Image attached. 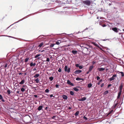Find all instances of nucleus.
Returning <instances> with one entry per match:
<instances>
[{"instance_id": "49", "label": "nucleus", "mask_w": 124, "mask_h": 124, "mask_svg": "<svg viewBox=\"0 0 124 124\" xmlns=\"http://www.w3.org/2000/svg\"><path fill=\"white\" fill-rule=\"evenodd\" d=\"M56 117V116H53L52 117V119H54Z\"/></svg>"}, {"instance_id": "64", "label": "nucleus", "mask_w": 124, "mask_h": 124, "mask_svg": "<svg viewBox=\"0 0 124 124\" xmlns=\"http://www.w3.org/2000/svg\"><path fill=\"white\" fill-rule=\"evenodd\" d=\"M89 71H88L87 72H86V74H88V73H89Z\"/></svg>"}, {"instance_id": "7", "label": "nucleus", "mask_w": 124, "mask_h": 124, "mask_svg": "<svg viewBox=\"0 0 124 124\" xmlns=\"http://www.w3.org/2000/svg\"><path fill=\"white\" fill-rule=\"evenodd\" d=\"M86 99V98L85 97H84L83 98L78 100V101H83L85 100Z\"/></svg>"}, {"instance_id": "23", "label": "nucleus", "mask_w": 124, "mask_h": 124, "mask_svg": "<svg viewBox=\"0 0 124 124\" xmlns=\"http://www.w3.org/2000/svg\"><path fill=\"white\" fill-rule=\"evenodd\" d=\"M79 111H77L75 113V116H78L79 114Z\"/></svg>"}, {"instance_id": "37", "label": "nucleus", "mask_w": 124, "mask_h": 124, "mask_svg": "<svg viewBox=\"0 0 124 124\" xmlns=\"http://www.w3.org/2000/svg\"><path fill=\"white\" fill-rule=\"evenodd\" d=\"M60 43H60H59V41H56V45H58L60 44Z\"/></svg>"}, {"instance_id": "28", "label": "nucleus", "mask_w": 124, "mask_h": 124, "mask_svg": "<svg viewBox=\"0 0 124 124\" xmlns=\"http://www.w3.org/2000/svg\"><path fill=\"white\" fill-rule=\"evenodd\" d=\"M119 72L121 74L122 77H123L124 76V74L123 72Z\"/></svg>"}, {"instance_id": "52", "label": "nucleus", "mask_w": 124, "mask_h": 124, "mask_svg": "<svg viewBox=\"0 0 124 124\" xmlns=\"http://www.w3.org/2000/svg\"><path fill=\"white\" fill-rule=\"evenodd\" d=\"M50 97H52L53 96V94H51L50 95Z\"/></svg>"}, {"instance_id": "29", "label": "nucleus", "mask_w": 124, "mask_h": 124, "mask_svg": "<svg viewBox=\"0 0 124 124\" xmlns=\"http://www.w3.org/2000/svg\"><path fill=\"white\" fill-rule=\"evenodd\" d=\"M49 79L51 81H52L53 79V78L52 77H49Z\"/></svg>"}, {"instance_id": "12", "label": "nucleus", "mask_w": 124, "mask_h": 124, "mask_svg": "<svg viewBox=\"0 0 124 124\" xmlns=\"http://www.w3.org/2000/svg\"><path fill=\"white\" fill-rule=\"evenodd\" d=\"M0 100L3 102H4L5 100L3 99V97L0 94Z\"/></svg>"}, {"instance_id": "41", "label": "nucleus", "mask_w": 124, "mask_h": 124, "mask_svg": "<svg viewBox=\"0 0 124 124\" xmlns=\"http://www.w3.org/2000/svg\"><path fill=\"white\" fill-rule=\"evenodd\" d=\"M30 65L31 67H32L33 66V63L32 62H31L30 64Z\"/></svg>"}, {"instance_id": "32", "label": "nucleus", "mask_w": 124, "mask_h": 124, "mask_svg": "<svg viewBox=\"0 0 124 124\" xmlns=\"http://www.w3.org/2000/svg\"><path fill=\"white\" fill-rule=\"evenodd\" d=\"M29 59V58H27L25 59V62H27Z\"/></svg>"}, {"instance_id": "38", "label": "nucleus", "mask_w": 124, "mask_h": 124, "mask_svg": "<svg viewBox=\"0 0 124 124\" xmlns=\"http://www.w3.org/2000/svg\"><path fill=\"white\" fill-rule=\"evenodd\" d=\"M97 80H99L100 79V77H99L98 76H97Z\"/></svg>"}, {"instance_id": "9", "label": "nucleus", "mask_w": 124, "mask_h": 124, "mask_svg": "<svg viewBox=\"0 0 124 124\" xmlns=\"http://www.w3.org/2000/svg\"><path fill=\"white\" fill-rule=\"evenodd\" d=\"M62 97L65 100H67L68 98L67 96L65 95H63L62 96Z\"/></svg>"}, {"instance_id": "15", "label": "nucleus", "mask_w": 124, "mask_h": 124, "mask_svg": "<svg viewBox=\"0 0 124 124\" xmlns=\"http://www.w3.org/2000/svg\"><path fill=\"white\" fill-rule=\"evenodd\" d=\"M93 65L91 66H90L89 67V71H91L92 69H93Z\"/></svg>"}, {"instance_id": "16", "label": "nucleus", "mask_w": 124, "mask_h": 124, "mask_svg": "<svg viewBox=\"0 0 124 124\" xmlns=\"http://www.w3.org/2000/svg\"><path fill=\"white\" fill-rule=\"evenodd\" d=\"M123 88V86L122 85H120L119 87V92H122V90Z\"/></svg>"}, {"instance_id": "50", "label": "nucleus", "mask_w": 124, "mask_h": 124, "mask_svg": "<svg viewBox=\"0 0 124 124\" xmlns=\"http://www.w3.org/2000/svg\"><path fill=\"white\" fill-rule=\"evenodd\" d=\"M34 96L35 98H37L38 97V96L36 95H35Z\"/></svg>"}, {"instance_id": "1", "label": "nucleus", "mask_w": 124, "mask_h": 124, "mask_svg": "<svg viewBox=\"0 0 124 124\" xmlns=\"http://www.w3.org/2000/svg\"><path fill=\"white\" fill-rule=\"evenodd\" d=\"M68 66L67 65L65 66L64 68V70L65 72H67L68 73H69L70 71V68H68Z\"/></svg>"}, {"instance_id": "43", "label": "nucleus", "mask_w": 124, "mask_h": 124, "mask_svg": "<svg viewBox=\"0 0 124 124\" xmlns=\"http://www.w3.org/2000/svg\"><path fill=\"white\" fill-rule=\"evenodd\" d=\"M83 118L85 119V120H87V118L85 116H84V117H83Z\"/></svg>"}, {"instance_id": "39", "label": "nucleus", "mask_w": 124, "mask_h": 124, "mask_svg": "<svg viewBox=\"0 0 124 124\" xmlns=\"http://www.w3.org/2000/svg\"><path fill=\"white\" fill-rule=\"evenodd\" d=\"M49 61H50V60H49V58H47L46 60V61L48 62H49Z\"/></svg>"}, {"instance_id": "17", "label": "nucleus", "mask_w": 124, "mask_h": 124, "mask_svg": "<svg viewBox=\"0 0 124 124\" xmlns=\"http://www.w3.org/2000/svg\"><path fill=\"white\" fill-rule=\"evenodd\" d=\"M83 79L82 78H80L79 77H78L76 78V80L78 81H80L81 80H83Z\"/></svg>"}, {"instance_id": "45", "label": "nucleus", "mask_w": 124, "mask_h": 124, "mask_svg": "<svg viewBox=\"0 0 124 124\" xmlns=\"http://www.w3.org/2000/svg\"><path fill=\"white\" fill-rule=\"evenodd\" d=\"M75 65H76V67H78L79 66V64H76Z\"/></svg>"}, {"instance_id": "19", "label": "nucleus", "mask_w": 124, "mask_h": 124, "mask_svg": "<svg viewBox=\"0 0 124 124\" xmlns=\"http://www.w3.org/2000/svg\"><path fill=\"white\" fill-rule=\"evenodd\" d=\"M87 46H88V45H85L84 46H82V47H83L84 48H86L87 50L88 49V48L87 47Z\"/></svg>"}, {"instance_id": "36", "label": "nucleus", "mask_w": 124, "mask_h": 124, "mask_svg": "<svg viewBox=\"0 0 124 124\" xmlns=\"http://www.w3.org/2000/svg\"><path fill=\"white\" fill-rule=\"evenodd\" d=\"M45 92L46 93H48L49 92V90L48 89H46L45 90Z\"/></svg>"}, {"instance_id": "44", "label": "nucleus", "mask_w": 124, "mask_h": 124, "mask_svg": "<svg viewBox=\"0 0 124 124\" xmlns=\"http://www.w3.org/2000/svg\"><path fill=\"white\" fill-rule=\"evenodd\" d=\"M78 67L80 69H81L83 68V67L81 66H79Z\"/></svg>"}, {"instance_id": "48", "label": "nucleus", "mask_w": 124, "mask_h": 124, "mask_svg": "<svg viewBox=\"0 0 124 124\" xmlns=\"http://www.w3.org/2000/svg\"><path fill=\"white\" fill-rule=\"evenodd\" d=\"M111 85H112L111 84L108 85V88L109 87L111 86Z\"/></svg>"}, {"instance_id": "53", "label": "nucleus", "mask_w": 124, "mask_h": 124, "mask_svg": "<svg viewBox=\"0 0 124 124\" xmlns=\"http://www.w3.org/2000/svg\"><path fill=\"white\" fill-rule=\"evenodd\" d=\"M7 66V64H6L4 66V67L6 68Z\"/></svg>"}, {"instance_id": "46", "label": "nucleus", "mask_w": 124, "mask_h": 124, "mask_svg": "<svg viewBox=\"0 0 124 124\" xmlns=\"http://www.w3.org/2000/svg\"><path fill=\"white\" fill-rule=\"evenodd\" d=\"M59 85L58 84H56L55 85V87L56 88H58Z\"/></svg>"}, {"instance_id": "55", "label": "nucleus", "mask_w": 124, "mask_h": 124, "mask_svg": "<svg viewBox=\"0 0 124 124\" xmlns=\"http://www.w3.org/2000/svg\"><path fill=\"white\" fill-rule=\"evenodd\" d=\"M36 70V68H34L33 69V71H35V70Z\"/></svg>"}, {"instance_id": "3", "label": "nucleus", "mask_w": 124, "mask_h": 124, "mask_svg": "<svg viewBox=\"0 0 124 124\" xmlns=\"http://www.w3.org/2000/svg\"><path fill=\"white\" fill-rule=\"evenodd\" d=\"M91 43L94 46H96L98 47V48L101 50H102V48L100 47V46L98 45L95 42H92Z\"/></svg>"}, {"instance_id": "59", "label": "nucleus", "mask_w": 124, "mask_h": 124, "mask_svg": "<svg viewBox=\"0 0 124 124\" xmlns=\"http://www.w3.org/2000/svg\"><path fill=\"white\" fill-rule=\"evenodd\" d=\"M19 75H21L22 74V72L20 73H19Z\"/></svg>"}, {"instance_id": "4", "label": "nucleus", "mask_w": 124, "mask_h": 124, "mask_svg": "<svg viewBox=\"0 0 124 124\" xmlns=\"http://www.w3.org/2000/svg\"><path fill=\"white\" fill-rule=\"evenodd\" d=\"M117 77V75L116 74H115L113 75L112 77L109 78L108 80H109L110 81H111L112 80H114L115 78V77Z\"/></svg>"}, {"instance_id": "56", "label": "nucleus", "mask_w": 124, "mask_h": 124, "mask_svg": "<svg viewBox=\"0 0 124 124\" xmlns=\"http://www.w3.org/2000/svg\"><path fill=\"white\" fill-rule=\"evenodd\" d=\"M16 93H18V94H20V93H19V91H17L16 92Z\"/></svg>"}, {"instance_id": "14", "label": "nucleus", "mask_w": 124, "mask_h": 124, "mask_svg": "<svg viewBox=\"0 0 124 124\" xmlns=\"http://www.w3.org/2000/svg\"><path fill=\"white\" fill-rule=\"evenodd\" d=\"M77 51L76 50H72L71 52L74 54H75L77 53Z\"/></svg>"}, {"instance_id": "47", "label": "nucleus", "mask_w": 124, "mask_h": 124, "mask_svg": "<svg viewBox=\"0 0 124 124\" xmlns=\"http://www.w3.org/2000/svg\"><path fill=\"white\" fill-rule=\"evenodd\" d=\"M104 85V83L102 84L101 85V87H102Z\"/></svg>"}, {"instance_id": "11", "label": "nucleus", "mask_w": 124, "mask_h": 124, "mask_svg": "<svg viewBox=\"0 0 124 124\" xmlns=\"http://www.w3.org/2000/svg\"><path fill=\"white\" fill-rule=\"evenodd\" d=\"M112 30L116 32H117L118 31L116 27L113 28H112Z\"/></svg>"}, {"instance_id": "22", "label": "nucleus", "mask_w": 124, "mask_h": 124, "mask_svg": "<svg viewBox=\"0 0 124 124\" xmlns=\"http://www.w3.org/2000/svg\"><path fill=\"white\" fill-rule=\"evenodd\" d=\"M24 83V80H22L21 81L20 83V84H23Z\"/></svg>"}, {"instance_id": "62", "label": "nucleus", "mask_w": 124, "mask_h": 124, "mask_svg": "<svg viewBox=\"0 0 124 124\" xmlns=\"http://www.w3.org/2000/svg\"><path fill=\"white\" fill-rule=\"evenodd\" d=\"M68 108L69 109H71V107H69Z\"/></svg>"}, {"instance_id": "26", "label": "nucleus", "mask_w": 124, "mask_h": 124, "mask_svg": "<svg viewBox=\"0 0 124 124\" xmlns=\"http://www.w3.org/2000/svg\"><path fill=\"white\" fill-rule=\"evenodd\" d=\"M108 93V91L107 90H106L103 93L104 95H106Z\"/></svg>"}, {"instance_id": "8", "label": "nucleus", "mask_w": 124, "mask_h": 124, "mask_svg": "<svg viewBox=\"0 0 124 124\" xmlns=\"http://www.w3.org/2000/svg\"><path fill=\"white\" fill-rule=\"evenodd\" d=\"M43 107V106H42V105L39 106L37 108V109L39 111H40L42 109Z\"/></svg>"}, {"instance_id": "30", "label": "nucleus", "mask_w": 124, "mask_h": 124, "mask_svg": "<svg viewBox=\"0 0 124 124\" xmlns=\"http://www.w3.org/2000/svg\"><path fill=\"white\" fill-rule=\"evenodd\" d=\"M40 54H38L36 55L35 56V58H37L38 57L40 56Z\"/></svg>"}, {"instance_id": "42", "label": "nucleus", "mask_w": 124, "mask_h": 124, "mask_svg": "<svg viewBox=\"0 0 124 124\" xmlns=\"http://www.w3.org/2000/svg\"><path fill=\"white\" fill-rule=\"evenodd\" d=\"M58 71L59 72H61V69L60 68L59 69Z\"/></svg>"}, {"instance_id": "2", "label": "nucleus", "mask_w": 124, "mask_h": 124, "mask_svg": "<svg viewBox=\"0 0 124 124\" xmlns=\"http://www.w3.org/2000/svg\"><path fill=\"white\" fill-rule=\"evenodd\" d=\"M83 2L85 4L88 6L90 5L91 4V2L90 1L88 0L84 1Z\"/></svg>"}, {"instance_id": "60", "label": "nucleus", "mask_w": 124, "mask_h": 124, "mask_svg": "<svg viewBox=\"0 0 124 124\" xmlns=\"http://www.w3.org/2000/svg\"><path fill=\"white\" fill-rule=\"evenodd\" d=\"M95 63V62L93 61L92 62V64H94Z\"/></svg>"}, {"instance_id": "27", "label": "nucleus", "mask_w": 124, "mask_h": 124, "mask_svg": "<svg viewBox=\"0 0 124 124\" xmlns=\"http://www.w3.org/2000/svg\"><path fill=\"white\" fill-rule=\"evenodd\" d=\"M35 81L37 83H38L39 82V79L38 78H37Z\"/></svg>"}, {"instance_id": "57", "label": "nucleus", "mask_w": 124, "mask_h": 124, "mask_svg": "<svg viewBox=\"0 0 124 124\" xmlns=\"http://www.w3.org/2000/svg\"><path fill=\"white\" fill-rule=\"evenodd\" d=\"M47 108H48L47 107H46L45 108V109L46 110H47Z\"/></svg>"}, {"instance_id": "13", "label": "nucleus", "mask_w": 124, "mask_h": 124, "mask_svg": "<svg viewBox=\"0 0 124 124\" xmlns=\"http://www.w3.org/2000/svg\"><path fill=\"white\" fill-rule=\"evenodd\" d=\"M105 70V68H98V70L99 71H103Z\"/></svg>"}, {"instance_id": "35", "label": "nucleus", "mask_w": 124, "mask_h": 124, "mask_svg": "<svg viewBox=\"0 0 124 124\" xmlns=\"http://www.w3.org/2000/svg\"><path fill=\"white\" fill-rule=\"evenodd\" d=\"M25 90V89L23 88H22L21 89V91L22 92H23Z\"/></svg>"}, {"instance_id": "33", "label": "nucleus", "mask_w": 124, "mask_h": 124, "mask_svg": "<svg viewBox=\"0 0 124 124\" xmlns=\"http://www.w3.org/2000/svg\"><path fill=\"white\" fill-rule=\"evenodd\" d=\"M7 92L8 95H10V92L9 90L8 89V90L7 91Z\"/></svg>"}, {"instance_id": "10", "label": "nucleus", "mask_w": 124, "mask_h": 124, "mask_svg": "<svg viewBox=\"0 0 124 124\" xmlns=\"http://www.w3.org/2000/svg\"><path fill=\"white\" fill-rule=\"evenodd\" d=\"M79 87V86H77L75 87H74L73 88V89L74 91L77 92H78L79 90L77 88Z\"/></svg>"}, {"instance_id": "6", "label": "nucleus", "mask_w": 124, "mask_h": 124, "mask_svg": "<svg viewBox=\"0 0 124 124\" xmlns=\"http://www.w3.org/2000/svg\"><path fill=\"white\" fill-rule=\"evenodd\" d=\"M67 83L72 86H74V85L73 84L71 83L69 80H68L67 81Z\"/></svg>"}, {"instance_id": "25", "label": "nucleus", "mask_w": 124, "mask_h": 124, "mask_svg": "<svg viewBox=\"0 0 124 124\" xmlns=\"http://www.w3.org/2000/svg\"><path fill=\"white\" fill-rule=\"evenodd\" d=\"M99 24L100 25H101V26H102L103 27H106V26H107V25H106L105 24H103V25H102V24H101V22Z\"/></svg>"}, {"instance_id": "51", "label": "nucleus", "mask_w": 124, "mask_h": 124, "mask_svg": "<svg viewBox=\"0 0 124 124\" xmlns=\"http://www.w3.org/2000/svg\"><path fill=\"white\" fill-rule=\"evenodd\" d=\"M36 65V63H33V66H34Z\"/></svg>"}, {"instance_id": "54", "label": "nucleus", "mask_w": 124, "mask_h": 124, "mask_svg": "<svg viewBox=\"0 0 124 124\" xmlns=\"http://www.w3.org/2000/svg\"><path fill=\"white\" fill-rule=\"evenodd\" d=\"M108 40V39H103L102 40L103 41H105L106 40Z\"/></svg>"}, {"instance_id": "24", "label": "nucleus", "mask_w": 124, "mask_h": 124, "mask_svg": "<svg viewBox=\"0 0 124 124\" xmlns=\"http://www.w3.org/2000/svg\"><path fill=\"white\" fill-rule=\"evenodd\" d=\"M70 94L72 95L73 96L74 94V93L72 91H70Z\"/></svg>"}, {"instance_id": "20", "label": "nucleus", "mask_w": 124, "mask_h": 124, "mask_svg": "<svg viewBox=\"0 0 124 124\" xmlns=\"http://www.w3.org/2000/svg\"><path fill=\"white\" fill-rule=\"evenodd\" d=\"M121 93V92H119L118 93V96H117V99H118L120 97V96Z\"/></svg>"}, {"instance_id": "61", "label": "nucleus", "mask_w": 124, "mask_h": 124, "mask_svg": "<svg viewBox=\"0 0 124 124\" xmlns=\"http://www.w3.org/2000/svg\"><path fill=\"white\" fill-rule=\"evenodd\" d=\"M21 20H19L17 22H16L15 23H18V22L19 21H21Z\"/></svg>"}, {"instance_id": "5", "label": "nucleus", "mask_w": 124, "mask_h": 124, "mask_svg": "<svg viewBox=\"0 0 124 124\" xmlns=\"http://www.w3.org/2000/svg\"><path fill=\"white\" fill-rule=\"evenodd\" d=\"M82 72V70H76L74 72V73L75 74H78L79 73H80Z\"/></svg>"}, {"instance_id": "40", "label": "nucleus", "mask_w": 124, "mask_h": 124, "mask_svg": "<svg viewBox=\"0 0 124 124\" xmlns=\"http://www.w3.org/2000/svg\"><path fill=\"white\" fill-rule=\"evenodd\" d=\"M54 44H51L50 45V46L51 47H53L54 46Z\"/></svg>"}, {"instance_id": "31", "label": "nucleus", "mask_w": 124, "mask_h": 124, "mask_svg": "<svg viewBox=\"0 0 124 124\" xmlns=\"http://www.w3.org/2000/svg\"><path fill=\"white\" fill-rule=\"evenodd\" d=\"M113 110H111L108 113V115H109L110 114H111L113 112Z\"/></svg>"}, {"instance_id": "18", "label": "nucleus", "mask_w": 124, "mask_h": 124, "mask_svg": "<svg viewBox=\"0 0 124 124\" xmlns=\"http://www.w3.org/2000/svg\"><path fill=\"white\" fill-rule=\"evenodd\" d=\"M92 85L91 83H90L88 85L87 87L90 88L92 87Z\"/></svg>"}, {"instance_id": "34", "label": "nucleus", "mask_w": 124, "mask_h": 124, "mask_svg": "<svg viewBox=\"0 0 124 124\" xmlns=\"http://www.w3.org/2000/svg\"><path fill=\"white\" fill-rule=\"evenodd\" d=\"M43 45V44L42 43H41L39 46V47H41Z\"/></svg>"}, {"instance_id": "63", "label": "nucleus", "mask_w": 124, "mask_h": 124, "mask_svg": "<svg viewBox=\"0 0 124 124\" xmlns=\"http://www.w3.org/2000/svg\"><path fill=\"white\" fill-rule=\"evenodd\" d=\"M70 35H71V37H72V36H73V35H72V34H70Z\"/></svg>"}, {"instance_id": "58", "label": "nucleus", "mask_w": 124, "mask_h": 124, "mask_svg": "<svg viewBox=\"0 0 124 124\" xmlns=\"http://www.w3.org/2000/svg\"><path fill=\"white\" fill-rule=\"evenodd\" d=\"M100 84V82H98V83H97V84L98 85H99Z\"/></svg>"}, {"instance_id": "21", "label": "nucleus", "mask_w": 124, "mask_h": 124, "mask_svg": "<svg viewBox=\"0 0 124 124\" xmlns=\"http://www.w3.org/2000/svg\"><path fill=\"white\" fill-rule=\"evenodd\" d=\"M39 76V74H37L35 75L34 76V77L35 78H36L38 77Z\"/></svg>"}]
</instances>
